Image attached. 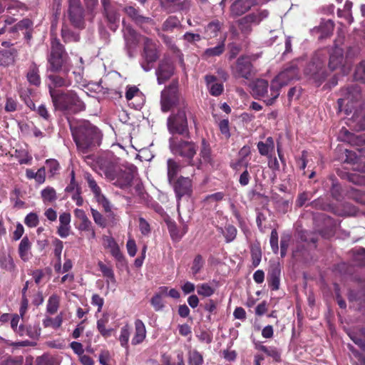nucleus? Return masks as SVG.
<instances>
[{
	"instance_id": "f257e3e1",
	"label": "nucleus",
	"mask_w": 365,
	"mask_h": 365,
	"mask_svg": "<svg viewBox=\"0 0 365 365\" xmlns=\"http://www.w3.org/2000/svg\"><path fill=\"white\" fill-rule=\"evenodd\" d=\"M337 105L339 112L347 115L353 113L351 118L359 130L365 129V94L362 93L360 86L353 84L342 88Z\"/></svg>"
},
{
	"instance_id": "f03ea898",
	"label": "nucleus",
	"mask_w": 365,
	"mask_h": 365,
	"mask_svg": "<svg viewBox=\"0 0 365 365\" xmlns=\"http://www.w3.org/2000/svg\"><path fill=\"white\" fill-rule=\"evenodd\" d=\"M71 130L76 146L81 153H86L89 150L100 145L101 134L89 122H81L76 126H71Z\"/></svg>"
},
{
	"instance_id": "7ed1b4c3",
	"label": "nucleus",
	"mask_w": 365,
	"mask_h": 365,
	"mask_svg": "<svg viewBox=\"0 0 365 365\" xmlns=\"http://www.w3.org/2000/svg\"><path fill=\"white\" fill-rule=\"evenodd\" d=\"M51 98L54 109L64 115H74L86 110V103L73 90H66Z\"/></svg>"
},
{
	"instance_id": "20e7f679",
	"label": "nucleus",
	"mask_w": 365,
	"mask_h": 365,
	"mask_svg": "<svg viewBox=\"0 0 365 365\" xmlns=\"http://www.w3.org/2000/svg\"><path fill=\"white\" fill-rule=\"evenodd\" d=\"M188 117L194 120L190 108L187 103L182 104V107H178L176 111H173L168 118L167 126L168 131L174 135L189 136L187 118Z\"/></svg>"
},
{
	"instance_id": "39448f33",
	"label": "nucleus",
	"mask_w": 365,
	"mask_h": 365,
	"mask_svg": "<svg viewBox=\"0 0 365 365\" xmlns=\"http://www.w3.org/2000/svg\"><path fill=\"white\" fill-rule=\"evenodd\" d=\"M48 71L57 73L65 69V71H69L71 65L68 62V56L66 51L63 45L59 40L54 38L51 43V53L48 56Z\"/></svg>"
},
{
	"instance_id": "423d86ee",
	"label": "nucleus",
	"mask_w": 365,
	"mask_h": 365,
	"mask_svg": "<svg viewBox=\"0 0 365 365\" xmlns=\"http://www.w3.org/2000/svg\"><path fill=\"white\" fill-rule=\"evenodd\" d=\"M327 52L325 50L317 51L304 70V74L320 84L325 80L328 73L325 69Z\"/></svg>"
},
{
	"instance_id": "0eeeda50",
	"label": "nucleus",
	"mask_w": 365,
	"mask_h": 365,
	"mask_svg": "<svg viewBox=\"0 0 365 365\" xmlns=\"http://www.w3.org/2000/svg\"><path fill=\"white\" fill-rule=\"evenodd\" d=\"M169 147L173 154L186 159L189 165H194L193 158L197 149V146L194 142L173 136L169 139Z\"/></svg>"
},
{
	"instance_id": "6e6552de",
	"label": "nucleus",
	"mask_w": 365,
	"mask_h": 365,
	"mask_svg": "<svg viewBox=\"0 0 365 365\" xmlns=\"http://www.w3.org/2000/svg\"><path fill=\"white\" fill-rule=\"evenodd\" d=\"M183 102L187 103L179 92L178 81H173L161 92L160 105L163 112H168L177 106L182 107Z\"/></svg>"
},
{
	"instance_id": "1a4fd4ad",
	"label": "nucleus",
	"mask_w": 365,
	"mask_h": 365,
	"mask_svg": "<svg viewBox=\"0 0 365 365\" xmlns=\"http://www.w3.org/2000/svg\"><path fill=\"white\" fill-rule=\"evenodd\" d=\"M143 50L141 54V68L145 71H150L154 63L159 58L160 51L156 43L148 37H143Z\"/></svg>"
},
{
	"instance_id": "9d476101",
	"label": "nucleus",
	"mask_w": 365,
	"mask_h": 365,
	"mask_svg": "<svg viewBox=\"0 0 365 365\" xmlns=\"http://www.w3.org/2000/svg\"><path fill=\"white\" fill-rule=\"evenodd\" d=\"M299 78V69L295 64H291L282 71L272 80V92L274 97H279L280 89L290 81Z\"/></svg>"
},
{
	"instance_id": "9b49d317",
	"label": "nucleus",
	"mask_w": 365,
	"mask_h": 365,
	"mask_svg": "<svg viewBox=\"0 0 365 365\" xmlns=\"http://www.w3.org/2000/svg\"><path fill=\"white\" fill-rule=\"evenodd\" d=\"M68 72L65 71V69H62L61 71L57 73L52 72V73L47 75L48 81L47 86L51 98L56 94L64 91L58 88H68L71 86L72 80L68 75Z\"/></svg>"
},
{
	"instance_id": "f8f14e48",
	"label": "nucleus",
	"mask_w": 365,
	"mask_h": 365,
	"mask_svg": "<svg viewBox=\"0 0 365 365\" xmlns=\"http://www.w3.org/2000/svg\"><path fill=\"white\" fill-rule=\"evenodd\" d=\"M252 93L256 98H263L267 105H272L278 97H274L272 92V81L269 88V83L266 80L257 79L252 83Z\"/></svg>"
},
{
	"instance_id": "ddd939ff",
	"label": "nucleus",
	"mask_w": 365,
	"mask_h": 365,
	"mask_svg": "<svg viewBox=\"0 0 365 365\" xmlns=\"http://www.w3.org/2000/svg\"><path fill=\"white\" fill-rule=\"evenodd\" d=\"M68 15L71 24L78 29L84 27V9L80 0H68Z\"/></svg>"
},
{
	"instance_id": "4468645a",
	"label": "nucleus",
	"mask_w": 365,
	"mask_h": 365,
	"mask_svg": "<svg viewBox=\"0 0 365 365\" xmlns=\"http://www.w3.org/2000/svg\"><path fill=\"white\" fill-rule=\"evenodd\" d=\"M135 169L133 165L120 166L115 173V179L110 180V181H112L115 186L120 189L129 187L134 178Z\"/></svg>"
},
{
	"instance_id": "2eb2a0df",
	"label": "nucleus",
	"mask_w": 365,
	"mask_h": 365,
	"mask_svg": "<svg viewBox=\"0 0 365 365\" xmlns=\"http://www.w3.org/2000/svg\"><path fill=\"white\" fill-rule=\"evenodd\" d=\"M268 14L267 10H262L244 16L238 21L240 31L244 34H249L252 31V24H259L261 21L268 16Z\"/></svg>"
},
{
	"instance_id": "dca6fc26",
	"label": "nucleus",
	"mask_w": 365,
	"mask_h": 365,
	"mask_svg": "<svg viewBox=\"0 0 365 365\" xmlns=\"http://www.w3.org/2000/svg\"><path fill=\"white\" fill-rule=\"evenodd\" d=\"M232 73L235 78L250 79L253 73L252 65L247 56H240L232 67Z\"/></svg>"
},
{
	"instance_id": "f3484780",
	"label": "nucleus",
	"mask_w": 365,
	"mask_h": 365,
	"mask_svg": "<svg viewBox=\"0 0 365 365\" xmlns=\"http://www.w3.org/2000/svg\"><path fill=\"white\" fill-rule=\"evenodd\" d=\"M96 164L99 170L103 173L108 180L115 179V173L120 167L112 157L109 156L98 158Z\"/></svg>"
},
{
	"instance_id": "a211bd4d",
	"label": "nucleus",
	"mask_w": 365,
	"mask_h": 365,
	"mask_svg": "<svg viewBox=\"0 0 365 365\" xmlns=\"http://www.w3.org/2000/svg\"><path fill=\"white\" fill-rule=\"evenodd\" d=\"M101 4L103 7V14L108 23L109 28L115 31L120 21L119 12L110 0H101Z\"/></svg>"
},
{
	"instance_id": "6ab92c4d",
	"label": "nucleus",
	"mask_w": 365,
	"mask_h": 365,
	"mask_svg": "<svg viewBox=\"0 0 365 365\" xmlns=\"http://www.w3.org/2000/svg\"><path fill=\"white\" fill-rule=\"evenodd\" d=\"M174 65L169 56H165L159 62L158 66L155 71L157 81L159 84H163L174 73Z\"/></svg>"
},
{
	"instance_id": "aec40b11",
	"label": "nucleus",
	"mask_w": 365,
	"mask_h": 365,
	"mask_svg": "<svg viewBox=\"0 0 365 365\" xmlns=\"http://www.w3.org/2000/svg\"><path fill=\"white\" fill-rule=\"evenodd\" d=\"M173 185L176 197L180 200L185 195H189L192 192V182L189 178L180 176Z\"/></svg>"
},
{
	"instance_id": "412c9836",
	"label": "nucleus",
	"mask_w": 365,
	"mask_h": 365,
	"mask_svg": "<svg viewBox=\"0 0 365 365\" xmlns=\"http://www.w3.org/2000/svg\"><path fill=\"white\" fill-rule=\"evenodd\" d=\"M344 63L345 58L344 57L343 48L338 46H335L330 52L328 64L329 69L331 71H334L341 68L343 69V72H344Z\"/></svg>"
},
{
	"instance_id": "4be33fe9",
	"label": "nucleus",
	"mask_w": 365,
	"mask_h": 365,
	"mask_svg": "<svg viewBox=\"0 0 365 365\" xmlns=\"http://www.w3.org/2000/svg\"><path fill=\"white\" fill-rule=\"evenodd\" d=\"M124 11L136 24L140 26L143 24H154V21L151 18L141 15L139 10L133 6L125 7Z\"/></svg>"
},
{
	"instance_id": "5701e85b",
	"label": "nucleus",
	"mask_w": 365,
	"mask_h": 365,
	"mask_svg": "<svg viewBox=\"0 0 365 365\" xmlns=\"http://www.w3.org/2000/svg\"><path fill=\"white\" fill-rule=\"evenodd\" d=\"M252 6L251 0H235L230 6V14L232 17L242 15Z\"/></svg>"
},
{
	"instance_id": "b1692460",
	"label": "nucleus",
	"mask_w": 365,
	"mask_h": 365,
	"mask_svg": "<svg viewBox=\"0 0 365 365\" xmlns=\"http://www.w3.org/2000/svg\"><path fill=\"white\" fill-rule=\"evenodd\" d=\"M281 269L279 264H273L268 272L267 281L272 290L279 288Z\"/></svg>"
},
{
	"instance_id": "393cba45",
	"label": "nucleus",
	"mask_w": 365,
	"mask_h": 365,
	"mask_svg": "<svg viewBox=\"0 0 365 365\" xmlns=\"http://www.w3.org/2000/svg\"><path fill=\"white\" fill-rule=\"evenodd\" d=\"M146 336V329L144 323L140 319L135 321V334L131 340L133 345L142 343Z\"/></svg>"
},
{
	"instance_id": "a878e982",
	"label": "nucleus",
	"mask_w": 365,
	"mask_h": 365,
	"mask_svg": "<svg viewBox=\"0 0 365 365\" xmlns=\"http://www.w3.org/2000/svg\"><path fill=\"white\" fill-rule=\"evenodd\" d=\"M216 77L212 75H207L205 77L210 93L214 96H220L224 90L223 85L222 83H216Z\"/></svg>"
},
{
	"instance_id": "bb28decb",
	"label": "nucleus",
	"mask_w": 365,
	"mask_h": 365,
	"mask_svg": "<svg viewBox=\"0 0 365 365\" xmlns=\"http://www.w3.org/2000/svg\"><path fill=\"white\" fill-rule=\"evenodd\" d=\"M103 245L106 248L110 250L111 255L117 259L120 260L123 258L120 248L115 240L110 236H104L103 237Z\"/></svg>"
},
{
	"instance_id": "cd10ccee",
	"label": "nucleus",
	"mask_w": 365,
	"mask_h": 365,
	"mask_svg": "<svg viewBox=\"0 0 365 365\" xmlns=\"http://www.w3.org/2000/svg\"><path fill=\"white\" fill-rule=\"evenodd\" d=\"M26 78L30 84L38 86L41 84V77L38 66L32 63L29 68Z\"/></svg>"
},
{
	"instance_id": "c85d7f7f",
	"label": "nucleus",
	"mask_w": 365,
	"mask_h": 365,
	"mask_svg": "<svg viewBox=\"0 0 365 365\" xmlns=\"http://www.w3.org/2000/svg\"><path fill=\"white\" fill-rule=\"evenodd\" d=\"M180 165L175 160L169 158L167 160V175L168 180L170 184L173 183L174 178L180 172Z\"/></svg>"
},
{
	"instance_id": "c756f323",
	"label": "nucleus",
	"mask_w": 365,
	"mask_h": 365,
	"mask_svg": "<svg viewBox=\"0 0 365 365\" xmlns=\"http://www.w3.org/2000/svg\"><path fill=\"white\" fill-rule=\"evenodd\" d=\"M170 4V11H188L190 7V0H165Z\"/></svg>"
},
{
	"instance_id": "7c9ffc66",
	"label": "nucleus",
	"mask_w": 365,
	"mask_h": 365,
	"mask_svg": "<svg viewBox=\"0 0 365 365\" xmlns=\"http://www.w3.org/2000/svg\"><path fill=\"white\" fill-rule=\"evenodd\" d=\"M30 249L31 243L29 240V238L27 237H24L21 240L19 247V256L24 261H27L31 257V253L29 252Z\"/></svg>"
},
{
	"instance_id": "2f4dec72",
	"label": "nucleus",
	"mask_w": 365,
	"mask_h": 365,
	"mask_svg": "<svg viewBox=\"0 0 365 365\" xmlns=\"http://www.w3.org/2000/svg\"><path fill=\"white\" fill-rule=\"evenodd\" d=\"M16 53L15 49L0 51V66H8L13 64Z\"/></svg>"
},
{
	"instance_id": "473e14b6",
	"label": "nucleus",
	"mask_w": 365,
	"mask_h": 365,
	"mask_svg": "<svg viewBox=\"0 0 365 365\" xmlns=\"http://www.w3.org/2000/svg\"><path fill=\"white\" fill-rule=\"evenodd\" d=\"M168 228L172 239L177 241L180 240L187 232V227L186 225H185L182 231L180 232L175 222H168Z\"/></svg>"
},
{
	"instance_id": "72a5a7b5",
	"label": "nucleus",
	"mask_w": 365,
	"mask_h": 365,
	"mask_svg": "<svg viewBox=\"0 0 365 365\" xmlns=\"http://www.w3.org/2000/svg\"><path fill=\"white\" fill-rule=\"evenodd\" d=\"M334 28V24L331 20L322 21L319 26V30L321 33L320 38H323L329 36L332 34Z\"/></svg>"
},
{
	"instance_id": "f704fd0d",
	"label": "nucleus",
	"mask_w": 365,
	"mask_h": 365,
	"mask_svg": "<svg viewBox=\"0 0 365 365\" xmlns=\"http://www.w3.org/2000/svg\"><path fill=\"white\" fill-rule=\"evenodd\" d=\"M200 165L202 163H209L211 162L212 158L210 148L205 139L202 140V148L200 150Z\"/></svg>"
},
{
	"instance_id": "c9c22d12",
	"label": "nucleus",
	"mask_w": 365,
	"mask_h": 365,
	"mask_svg": "<svg viewBox=\"0 0 365 365\" xmlns=\"http://www.w3.org/2000/svg\"><path fill=\"white\" fill-rule=\"evenodd\" d=\"M41 195L45 204L51 203L57 199L56 190L49 186L41 190Z\"/></svg>"
},
{
	"instance_id": "e433bc0d",
	"label": "nucleus",
	"mask_w": 365,
	"mask_h": 365,
	"mask_svg": "<svg viewBox=\"0 0 365 365\" xmlns=\"http://www.w3.org/2000/svg\"><path fill=\"white\" fill-rule=\"evenodd\" d=\"M123 35L125 39L128 41H131L132 43H137L138 41V36L139 35L137 34V32L131 28L130 26H128L125 24V21H123Z\"/></svg>"
},
{
	"instance_id": "4c0bfd02",
	"label": "nucleus",
	"mask_w": 365,
	"mask_h": 365,
	"mask_svg": "<svg viewBox=\"0 0 365 365\" xmlns=\"http://www.w3.org/2000/svg\"><path fill=\"white\" fill-rule=\"evenodd\" d=\"M0 266L7 271H12L14 268V263L10 255L2 252L0 254Z\"/></svg>"
},
{
	"instance_id": "58836bf2",
	"label": "nucleus",
	"mask_w": 365,
	"mask_h": 365,
	"mask_svg": "<svg viewBox=\"0 0 365 365\" xmlns=\"http://www.w3.org/2000/svg\"><path fill=\"white\" fill-rule=\"evenodd\" d=\"M61 36L66 43L77 42L80 39L79 35L71 31L66 26H63L61 29Z\"/></svg>"
},
{
	"instance_id": "ea45409f",
	"label": "nucleus",
	"mask_w": 365,
	"mask_h": 365,
	"mask_svg": "<svg viewBox=\"0 0 365 365\" xmlns=\"http://www.w3.org/2000/svg\"><path fill=\"white\" fill-rule=\"evenodd\" d=\"M130 335V328L128 324H126L121 328L120 336L118 338L120 345L123 347L125 348L126 349H128V341H129Z\"/></svg>"
},
{
	"instance_id": "a19ab883",
	"label": "nucleus",
	"mask_w": 365,
	"mask_h": 365,
	"mask_svg": "<svg viewBox=\"0 0 365 365\" xmlns=\"http://www.w3.org/2000/svg\"><path fill=\"white\" fill-rule=\"evenodd\" d=\"M59 302H60L59 297L56 294H52L48 300V303H47V306H46L47 312L51 314H55L58 309Z\"/></svg>"
},
{
	"instance_id": "79ce46f5",
	"label": "nucleus",
	"mask_w": 365,
	"mask_h": 365,
	"mask_svg": "<svg viewBox=\"0 0 365 365\" xmlns=\"http://www.w3.org/2000/svg\"><path fill=\"white\" fill-rule=\"evenodd\" d=\"M84 178L86 180L88 187L94 194L95 197L99 196L101 193L100 187L97 185L96 181L90 173H85Z\"/></svg>"
},
{
	"instance_id": "37998d69",
	"label": "nucleus",
	"mask_w": 365,
	"mask_h": 365,
	"mask_svg": "<svg viewBox=\"0 0 365 365\" xmlns=\"http://www.w3.org/2000/svg\"><path fill=\"white\" fill-rule=\"evenodd\" d=\"M197 292L200 296L209 297L215 293V289L207 283H202L197 286Z\"/></svg>"
},
{
	"instance_id": "c03bdc74",
	"label": "nucleus",
	"mask_w": 365,
	"mask_h": 365,
	"mask_svg": "<svg viewBox=\"0 0 365 365\" xmlns=\"http://www.w3.org/2000/svg\"><path fill=\"white\" fill-rule=\"evenodd\" d=\"M354 79L365 84V61H361L355 68Z\"/></svg>"
},
{
	"instance_id": "a18cd8bd",
	"label": "nucleus",
	"mask_w": 365,
	"mask_h": 365,
	"mask_svg": "<svg viewBox=\"0 0 365 365\" xmlns=\"http://www.w3.org/2000/svg\"><path fill=\"white\" fill-rule=\"evenodd\" d=\"M180 23L176 16H169L163 23L162 29L165 31H173L180 26Z\"/></svg>"
},
{
	"instance_id": "49530a36",
	"label": "nucleus",
	"mask_w": 365,
	"mask_h": 365,
	"mask_svg": "<svg viewBox=\"0 0 365 365\" xmlns=\"http://www.w3.org/2000/svg\"><path fill=\"white\" fill-rule=\"evenodd\" d=\"M32 26V22L29 19H24L23 20L20 21L15 25L9 27V33L14 34L16 33L19 31L26 29L30 28Z\"/></svg>"
},
{
	"instance_id": "de8ad7c7",
	"label": "nucleus",
	"mask_w": 365,
	"mask_h": 365,
	"mask_svg": "<svg viewBox=\"0 0 365 365\" xmlns=\"http://www.w3.org/2000/svg\"><path fill=\"white\" fill-rule=\"evenodd\" d=\"M108 318L103 317L97 321V329L101 335L104 337H108L111 335L112 329H106V325L108 323Z\"/></svg>"
},
{
	"instance_id": "09e8293b",
	"label": "nucleus",
	"mask_w": 365,
	"mask_h": 365,
	"mask_svg": "<svg viewBox=\"0 0 365 365\" xmlns=\"http://www.w3.org/2000/svg\"><path fill=\"white\" fill-rule=\"evenodd\" d=\"M63 317L61 314L56 317L54 319L47 317L43 321L44 327H51L54 329H58L61 326Z\"/></svg>"
},
{
	"instance_id": "8fccbe9b",
	"label": "nucleus",
	"mask_w": 365,
	"mask_h": 365,
	"mask_svg": "<svg viewBox=\"0 0 365 365\" xmlns=\"http://www.w3.org/2000/svg\"><path fill=\"white\" fill-rule=\"evenodd\" d=\"M251 257L253 267H257L259 264L262 258V252L259 246L252 245L251 247Z\"/></svg>"
},
{
	"instance_id": "3c124183",
	"label": "nucleus",
	"mask_w": 365,
	"mask_h": 365,
	"mask_svg": "<svg viewBox=\"0 0 365 365\" xmlns=\"http://www.w3.org/2000/svg\"><path fill=\"white\" fill-rule=\"evenodd\" d=\"M31 109L36 110L38 115L46 120H49L51 115L44 104H41L37 108L33 102H31V105H28Z\"/></svg>"
},
{
	"instance_id": "603ef678",
	"label": "nucleus",
	"mask_w": 365,
	"mask_h": 365,
	"mask_svg": "<svg viewBox=\"0 0 365 365\" xmlns=\"http://www.w3.org/2000/svg\"><path fill=\"white\" fill-rule=\"evenodd\" d=\"M224 51H225V44L223 42H222L213 48H207L205 51L204 54H205V56H206L207 57L217 56H220V54H222Z\"/></svg>"
},
{
	"instance_id": "864d4df0",
	"label": "nucleus",
	"mask_w": 365,
	"mask_h": 365,
	"mask_svg": "<svg viewBox=\"0 0 365 365\" xmlns=\"http://www.w3.org/2000/svg\"><path fill=\"white\" fill-rule=\"evenodd\" d=\"M204 264H205V261L200 255H197L194 258L191 267V271L194 276L200 272L201 269L203 267Z\"/></svg>"
},
{
	"instance_id": "5fc2aeb1",
	"label": "nucleus",
	"mask_w": 365,
	"mask_h": 365,
	"mask_svg": "<svg viewBox=\"0 0 365 365\" xmlns=\"http://www.w3.org/2000/svg\"><path fill=\"white\" fill-rule=\"evenodd\" d=\"M188 359L190 365H201L203 363L202 354L196 350L189 352Z\"/></svg>"
},
{
	"instance_id": "6e6d98bb",
	"label": "nucleus",
	"mask_w": 365,
	"mask_h": 365,
	"mask_svg": "<svg viewBox=\"0 0 365 365\" xmlns=\"http://www.w3.org/2000/svg\"><path fill=\"white\" fill-rule=\"evenodd\" d=\"M292 202L289 200L279 198L276 202V207L279 212L286 213L291 208Z\"/></svg>"
},
{
	"instance_id": "4d7b16f0",
	"label": "nucleus",
	"mask_w": 365,
	"mask_h": 365,
	"mask_svg": "<svg viewBox=\"0 0 365 365\" xmlns=\"http://www.w3.org/2000/svg\"><path fill=\"white\" fill-rule=\"evenodd\" d=\"M151 305L156 312L161 311L164 307L163 298L160 294H154L150 300Z\"/></svg>"
},
{
	"instance_id": "13d9d810",
	"label": "nucleus",
	"mask_w": 365,
	"mask_h": 365,
	"mask_svg": "<svg viewBox=\"0 0 365 365\" xmlns=\"http://www.w3.org/2000/svg\"><path fill=\"white\" fill-rule=\"evenodd\" d=\"M38 217L34 212L29 213L24 219V223L29 227H36L38 224Z\"/></svg>"
},
{
	"instance_id": "bf43d9fd",
	"label": "nucleus",
	"mask_w": 365,
	"mask_h": 365,
	"mask_svg": "<svg viewBox=\"0 0 365 365\" xmlns=\"http://www.w3.org/2000/svg\"><path fill=\"white\" fill-rule=\"evenodd\" d=\"M54 246L53 253L57 261H61V252L63 248V243L58 239H55L53 242Z\"/></svg>"
},
{
	"instance_id": "052dcab7",
	"label": "nucleus",
	"mask_w": 365,
	"mask_h": 365,
	"mask_svg": "<svg viewBox=\"0 0 365 365\" xmlns=\"http://www.w3.org/2000/svg\"><path fill=\"white\" fill-rule=\"evenodd\" d=\"M91 214L94 222L101 227L106 226V220L103 216L96 210L91 208Z\"/></svg>"
},
{
	"instance_id": "680f3d73",
	"label": "nucleus",
	"mask_w": 365,
	"mask_h": 365,
	"mask_svg": "<svg viewBox=\"0 0 365 365\" xmlns=\"http://www.w3.org/2000/svg\"><path fill=\"white\" fill-rule=\"evenodd\" d=\"M270 246L274 253L277 254L279 251L278 246V233L276 230H272L270 235Z\"/></svg>"
},
{
	"instance_id": "e2e57ef3",
	"label": "nucleus",
	"mask_w": 365,
	"mask_h": 365,
	"mask_svg": "<svg viewBox=\"0 0 365 365\" xmlns=\"http://www.w3.org/2000/svg\"><path fill=\"white\" fill-rule=\"evenodd\" d=\"M237 235V229L232 225H228L225 228V237L227 242H230L235 240Z\"/></svg>"
},
{
	"instance_id": "0e129e2a",
	"label": "nucleus",
	"mask_w": 365,
	"mask_h": 365,
	"mask_svg": "<svg viewBox=\"0 0 365 365\" xmlns=\"http://www.w3.org/2000/svg\"><path fill=\"white\" fill-rule=\"evenodd\" d=\"M259 349L277 361L280 358V355L275 348L261 346Z\"/></svg>"
},
{
	"instance_id": "69168bd1",
	"label": "nucleus",
	"mask_w": 365,
	"mask_h": 365,
	"mask_svg": "<svg viewBox=\"0 0 365 365\" xmlns=\"http://www.w3.org/2000/svg\"><path fill=\"white\" fill-rule=\"evenodd\" d=\"M46 164L48 168V171L51 176L56 174L59 169V164L57 160L54 159H49L46 161Z\"/></svg>"
},
{
	"instance_id": "338daca9",
	"label": "nucleus",
	"mask_w": 365,
	"mask_h": 365,
	"mask_svg": "<svg viewBox=\"0 0 365 365\" xmlns=\"http://www.w3.org/2000/svg\"><path fill=\"white\" fill-rule=\"evenodd\" d=\"M221 24L219 21H214L208 24L206 27V31L210 32V34L216 36L217 33L220 31Z\"/></svg>"
},
{
	"instance_id": "774afa93",
	"label": "nucleus",
	"mask_w": 365,
	"mask_h": 365,
	"mask_svg": "<svg viewBox=\"0 0 365 365\" xmlns=\"http://www.w3.org/2000/svg\"><path fill=\"white\" fill-rule=\"evenodd\" d=\"M22 364L23 357L16 356L8 358L6 360L4 361L1 365H22Z\"/></svg>"
}]
</instances>
